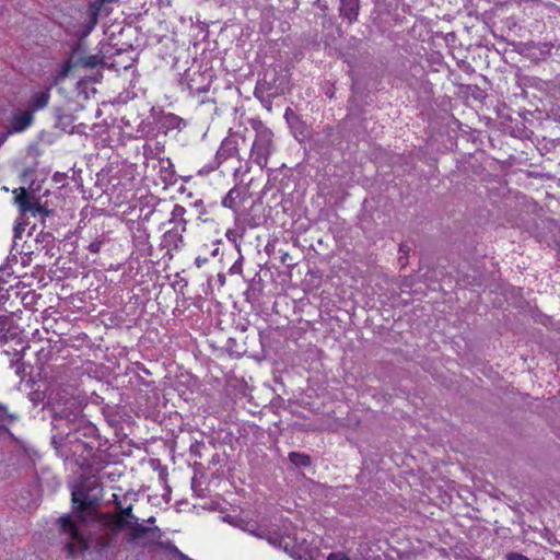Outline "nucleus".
Returning a JSON list of instances; mask_svg holds the SVG:
<instances>
[{
	"label": "nucleus",
	"instance_id": "1",
	"mask_svg": "<svg viewBox=\"0 0 560 560\" xmlns=\"http://www.w3.org/2000/svg\"><path fill=\"white\" fill-rule=\"evenodd\" d=\"M133 521H138V517L133 514L132 504L122 505L120 510L115 512L98 513L100 529L95 539L96 547L100 550L115 548L118 545L121 532Z\"/></svg>",
	"mask_w": 560,
	"mask_h": 560
},
{
	"label": "nucleus",
	"instance_id": "2",
	"mask_svg": "<svg viewBox=\"0 0 560 560\" xmlns=\"http://www.w3.org/2000/svg\"><path fill=\"white\" fill-rule=\"evenodd\" d=\"M102 487L96 480H86L75 486L71 492V501L73 509L80 514L82 521L84 517L83 513L89 515H95L97 520V508L100 505Z\"/></svg>",
	"mask_w": 560,
	"mask_h": 560
},
{
	"label": "nucleus",
	"instance_id": "3",
	"mask_svg": "<svg viewBox=\"0 0 560 560\" xmlns=\"http://www.w3.org/2000/svg\"><path fill=\"white\" fill-rule=\"evenodd\" d=\"M60 530L62 534L69 536V541L66 544V550L69 558L75 556L77 552H83L89 548V542L85 537L80 533L75 522L71 515L66 514L58 520Z\"/></svg>",
	"mask_w": 560,
	"mask_h": 560
},
{
	"label": "nucleus",
	"instance_id": "4",
	"mask_svg": "<svg viewBox=\"0 0 560 560\" xmlns=\"http://www.w3.org/2000/svg\"><path fill=\"white\" fill-rule=\"evenodd\" d=\"M114 0H93L84 12L80 36L86 37L96 26L100 19L108 16L113 11Z\"/></svg>",
	"mask_w": 560,
	"mask_h": 560
},
{
	"label": "nucleus",
	"instance_id": "5",
	"mask_svg": "<svg viewBox=\"0 0 560 560\" xmlns=\"http://www.w3.org/2000/svg\"><path fill=\"white\" fill-rule=\"evenodd\" d=\"M33 122L34 116L32 115V110H13L3 125V131L0 135V140H5L9 136L26 130Z\"/></svg>",
	"mask_w": 560,
	"mask_h": 560
},
{
	"label": "nucleus",
	"instance_id": "6",
	"mask_svg": "<svg viewBox=\"0 0 560 560\" xmlns=\"http://www.w3.org/2000/svg\"><path fill=\"white\" fill-rule=\"evenodd\" d=\"M104 63V57L100 55H85L80 47L73 49L70 59L63 65V72L71 68L94 69Z\"/></svg>",
	"mask_w": 560,
	"mask_h": 560
},
{
	"label": "nucleus",
	"instance_id": "7",
	"mask_svg": "<svg viewBox=\"0 0 560 560\" xmlns=\"http://www.w3.org/2000/svg\"><path fill=\"white\" fill-rule=\"evenodd\" d=\"M185 222L180 228L174 226L167 230L161 240V248L166 250V255L172 257V253L180 249L184 244L183 232H185Z\"/></svg>",
	"mask_w": 560,
	"mask_h": 560
},
{
	"label": "nucleus",
	"instance_id": "8",
	"mask_svg": "<svg viewBox=\"0 0 560 560\" xmlns=\"http://www.w3.org/2000/svg\"><path fill=\"white\" fill-rule=\"evenodd\" d=\"M187 122L175 114H166L163 115L159 120V130L158 136L163 135L164 137H176L177 133H173L174 131L179 132L183 128H185Z\"/></svg>",
	"mask_w": 560,
	"mask_h": 560
},
{
	"label": "nucleus",
	"instance_id": "9",
	"mask_svg": "<svg viewBox=\"0 0 560 560\" xmlns=\"http://www.w3.org/2000/svg\"><path fill=\"white\" fill-rule=\"evenodd\" d=\"M360 8V0H340L339 16L348 24H353L358 21Z\"/></svg>",
	"mask_w": 560,
	"mask_h": 560
},
{
	"label": "nucleus",
	"instance_id": "10",
	"mask_svg": "<svg viewBox=\"0 0 560 560\" xmlns=\"http://www.w3.org/2000/svg\"><path fill=\"white\" fill-rule=\"evenodd\" d=\"M284 118L292 131L293 137L299 140L302 136H305V131L307 129L306 125L302 119L295 114L293 109L288 107L284 113Z\"/></svg>",
	"mask_w": 560,
	"mask_h": 560
},
{
	"label": "nucleus",
	"instance_id": "11",
	"mask_svg": "<svg viewBox=\"0 0 560 560\" xmlns=\"http://www.w3.org/2000/svg\"><path fill=\"white\" fill-rule=\"evenodd\" d=\"M127 527L129 528L130 540H138V539L142 538L143 536H145L147 534H152V536L154 538L162 537V533L159 527H154V528L147 527V526H143L142 524H139L138 521L131 522V524H129V526H127Z\"/></svg>",
	"mask_w": 560,
	"mask_h": 560
},
{
	"label": "nucleus",
	"instance_id": "12",
	"mask_svg": "<svg viewBox=\"0 0 560 560\" xmlns=\"http://www.w3.org/2000/svg\"><path fill=\"white\" fill-rule=\"evenodd\" d=\"M50 94L48 91H39L34 93L27 101L26 110H32V115L37 110L45 108L48 105Z\"/></svg>",
	"mask_w": 560,
	"mask_h": 560
},
{
	"label": "nucleus",
	"instance_id": "13",
	"mask_svg": "<svg viewBox=\"0 0 560 560\" xmlns=\"http://www.w3.org/2000/svg\"><path fill=\"white\" fill-rule=\"evenodd\" d=\"M237 142H221V145L217 150V161L222 164L229 159L235 158L238 154L236 147Z\"/></svg>",
	"mask_w": 560,
	"mask_h": 560
},
{
	"label": "nucleus",
	"instance_id": "14",
	"mask_svg": "<svg viewBox=\"0 0 560 560\" xmlns=\"http://www.w3.org/2000/svg\"><path fill=\"white\" fill-rule=\"evenodd\" d=\"M241 203V190L237 187L231 188L222 199V206L235 212L238 210Z\"/></svg>",
	"mask_w": 560,
	"mask_h": 560
},
{
	"label": "nucleus",
	"instance_id": "15",
	"mask_svg": "<svg viewBox=\"0 0 560 560\" xmlns=\"http://www.w3.org/2000/svg\"><path fill=\"white\" fill-rule=\"evenodd\" d=\"M248 124L255 131V140H270L273 137L272 131L260 120L253 118L248 120Z\"/></svg>",
	"mask_w": 560,
	"mask_h": 560
},
{
	"label": "nucleus",
	"instance_id": "16",
	"mask_svg": "<svg viewBox=\"0 0 560 560\" xmlns=\"http://www.w3.org/2000/svg\"><path fill=\"white\" fill-rule=\"evenodd\" d=\"M14 200L23 214L28 213V210H31V205L33 203V201L28 192L24 188H20V192L15 195Z\"/></svg>",
	"mask_w": 560,
	"mask_h": 560
},
{
	"label": "nucleus",
	"instance_id": "17",
	"mask_svg": "<svg viewBox=\"0 0 560 560\" xmlns=\"http://www.w3.org/2000/svg\"><path fill=\"white\" fill-rule=\"evenodd\" d=\"M289 460L296 467H308L312 464L310 455L299 452H290Z\"/></svg>",
	"mask_w": 560,
	"mask_h": 560
},
{
	"label": "nucleus",
	"instance_id": "18",
	"mask_svg": "<svg viewBox=\"0 0 560 560\" xmlns=\"http://www.w3.org/2000/svg\"><path fill=\"white\" fill-rule=\"evenodd\" d=\"M28 213H31L34 217L39 215V217L44 218V217L49 215L51 213V211L48 210L43 205H40V202L38 200H35L31 205V210H28Z\"/></svg>",
	"mask_w": 560,
	"mask_h": 560
},
{
	"label": "nucleus",
	"instance_id": "19",
	"mask_svg": "<svg viewBox=\"0 0 560 560\" xmlns=\"http://www.w3.org/2000/svg\"><path fill=\"white\" fill-rule=\"evenodd\" d=\"M73 447V454H77L79 451H86L88 454H90L93 451L92 446H89L85 442L82 441H75Z\"/></svg>",
	"mask_w": 560,
	"mask_h": 560
},
{
	"label": "nucleus",
	"instance_id": "20",
	"mask_svg": "<svg viewBox=\"0 0 560 560\" xmlns=\"http://www.w3.org/2000/svg\"><path fill=\"white\" fill-rule=\"evenodd\" d=\"M327 560H351V559L343 552H332L328 556Z\"/></svg>",
	"mask_w": 560,
	"mask_h": 560
},
{
	"label": "nucleus",
	"instance_id": "21",
	"mask_svg": "<svg viewBox=\"0 0 560 560\" xmlns=\"http://www.w3.org/2000/svg\"><path fill=\"white\" fill-rule=\"evenodd\" d=\"M101 246H102V242H100V241H95V242H92V243L89 245L88 249H89V252H91V253H93V254H97V253H100V250H101Z\"/></svg>",
	"mask_w": 560,
	"mask_h": 560
},
{
	"label": "nucleus",
	"instance_id": "22",
	"mask_svg": "<svg viewBox=\"0 0 560 560\" xmlns=\"http://www.w3.org/2000/svg\"><path fill=\"white\" fill-rule=\"evenodd\" d=\"M506 560H529L526 556L518 552H510L506 556Z\"/></svg>",
	"mask_w": 560,
	"mask_h": 560
},
{
	"label": "nucleus",
	"instance_id": "23",
	"mask_svg": "<svg viewBox=\"0 0 560 560\" xmlns=\"http://www.w3.org/2000/svg\"><path fill=\"white\" fill-rule=\"evenodd\" d=\"M112 502H113V504L115 505V511L120 510V508L122 506V503H121V501H120V498H119V495H118V494H116V493H114V494L112 495Z\"/></svg>",
	"mask_w": 560,
	"mask_h": 560
},
{
	"label": "nucleus",
	"instance_id": "24",
	"mask_svg": "<svg viewBox=\"0 0 560 560\" xmlns=\"http://www.w3.org/2000/svg\"><path fill=\"white\" fill-rule=\"evenodd\" d=\"M170 550H171V552L178 556L179 558H182L184 560H189L188 557L186 555H184L176 546L172 545Z\"/></svg>",
	"mask_w": 560,
	"mask_h": 560
},
{
	"label": "nucleus",
	"instance_id": "25",
	"mask_svg": "<svg viewBox=\"0 0 560 560\" xmlns=\"http://www.w3.org/2000/svg\"><path fill=\"white\" fill-rule=\"evenodd\" d=\"M126 191H132L135 187L133 178L129 177L127 182L122 184Z\"/></svg>",
	"mask_w": 560,
	"mask_h": 560
},
{
	"label": "nucleus",
	"instance_id": "26",
	"mask_svg": "<svg viewBox=\"0 0 560 560\" xmlns=\"http://www.w3.org/2000/svg\"><path fill=\"white\" fill-rule=\"evenodd\" d=\"M265 143L266 142H257V141H254L253 144H252V148H250V151L254 152L255 150H261L265 148Z\"/></svg>",
	"mask_w": 560,
	"mask_h": 560
},
{
	"label": "nucleus",
	"instance_id": "27",
	"mask_svg": "<svg viewBox=\"0 0 560 560\" xmlns=\"http://www.w3.org/2000/svg\"><path fill=\"white\" fill-rule=\"evenodd\" d=\"M208 261V259L206 257H200L198 256L196 259H195V265L198 267V268H201L206 262Z\"/></svg>",
	"mask_w": 560,
	"mask_h": 560
},
{
	"label": "nucleus",
	"instance_id": "28",
	"mask_svg": "<svg viewBox=\"0 0 560 560\" xmlns=\"http://www.w3.org/2000/svg\"><path fill=\"white\" fill-rule=\"evenodd\" d=\"M143 154H144L145 159L152 158L150 155L151 154L150 145L147 142L143 145Z\"/></svg>",
	"mask_w": 560,
	"mask_h": 560
},
{
	"label": "nucleus",
	"instance_id": "29",
	"mask_svg": "<svg viewBox=\"0 0 560 560\" xmlns=\"http://www.w3.org/2000/svg\"><path fill=\"white\" fill-rule=\"evenodd\" d=\"M226 237H228V240H229V241H231V242H234V243L236 242V235H235V233H234V232H232V231H228V232H226Z\"/></svg>",
	"mask_w": 560,
	"mask_h": 560
},
{
	"label": "nucleus",
	"instance_id": "30",
	"mask_svg": "<svg viewBox=\"0 0 560 560\" xmlns=\"http://www.w3.org/2000/svg\"><path fill=\"white\" fill-rule=\"evenodd\" d=\"M185 212V209L178 205L175 206L173 214H183Z\"/></svg>",
	"mask_w": 560,
	"mask_h": 560
},
{
	"label": "nucleus",
	"instance_id": "31",
	"mask_svg": "<svg viewBox=\"0 0 560 560\" xmlns=\"http://www.w3.org/2000/svg\"><path fill=\"white\" fill-rule=\"evenodd\" d=\"M77 464H78L81 468H83V467L88 466V465H89V463H88V457H83V458H82V460L77 459Z\"/></svg>",
	"mask_w": 560,
	"mask_h": 560
},
{
	"label": "nucleus",
	"instance_id": "32",
	"mask_svg": "<svg viewBox=\"0 0 560 560\" xmlns=\"http://www.w3.org/2000/svg\"><path fill=\"white\" fill-rule=\"evenodd\" d=\"M288 258H290V255L288 252H284L282 255H281V261L282 262H285L288 260Z\"/></svg>",
	"mask_w": 560,
	"mask_h": 560
},
{
	"label": "nucleus",
	"instance_id": "33",
	"mask_svg": "<svg viewBox=\"0 0 560 560\" xmlns=\"http://www.w3.org/2000/svg\"><path fill=\"white\" fill-rule=\"evenodd\" d=\"M147 522L153 524L155 522V517L151 516V517L148 518Z\"/></svg>",
	"mask_w": 560,
	"mask_h": 560
},
{
	"label": "nucleus",
	"instance_id": "34",
	"mask_svg": "<svg viewBox=\"0 0 560 560\" xmlns=\"http://www.w3.org/2000/svg\"><path fill=\"white\" fill-rule=\"evenodd\" d=\"M0 413L2 415L3 413V409L0 407Z\"/></svg>",
	"mask_w": 560,
	"mask_h": 560
}]
</instances>
